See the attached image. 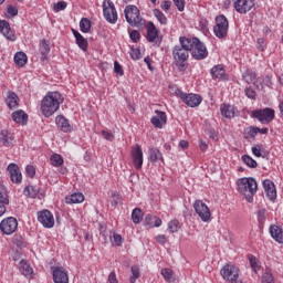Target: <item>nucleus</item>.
<instances>
[{"mask_svg":"<svg viewBox=\"0 0 283 283\" xmlns=\"http://www.w3.org/2000/svg\"><path fill=\"white\" fill-rule=\"evenodd\" d=\"M258 220H259L260 224H262L264 222V220H266V210L265 209L259 210Z\"/></svg>","mask_w":283,"mask_h":283,"instance_id":"nucleus-55","label":"nucleus"},{"mask_svg":"<svg viewBox=\"0 0 283 283\" xmlns=\"http://www.w3.org/2000/svg\"><path fill=\"white\" fill-rule=\"evenodd\" d=\"M221 115L224 116V118H233L235 116V107L229 104H222L220 107Z\"/></svg>","mask_w":283,"mask_h":283,"instance_id":"nucleus-29","label":"nucleus"},{"mask_svg":"<svg viewBox=\"0 0 283 283\" xmlns=\"http://www.w3.org/2000/svg\"><path fill=\"white\" fill-rule=\"evenodd\" d=\"M193 43L195 44L190 51L192 59H195L196 61H205V59L209 56V51L207 50V46L198 38H193Z\"/></svg>","mask_w":283,"mask_h":283,"instance_id":"nucleus-7","label":"nucleus"},{"mask_svg":"<svg viewBox=\"0 0 283 283\" xmlns=\"http://www.w3.org/2000/svg\"><path fill=\"white\" fill-rule=\"evenodd\" d=\"M129 39L133 41V43H138V41H140V32H138V30H133L129 33Z\"/></svg>","mask_w":283,"mask_h":283,"instance_id":"nucleus-51","label":"nucleus"},{"mask_svg":"<svg viewBox=\"0 0 283 283\" xmlns=\"http://www.w3.org/2000/svg\"><path fill=\"white\" fill-rule=\"evenodd\" d=\"M80 30L81 32L87 34V32L92 30V21H90V19L87 18H82V20L80 21Z\"/></svg>","mask_w":283,"mask_h":283,"instance_id":"nucleus-37","label":"nucleus"},{"mask_svg":"<svg viewBox=\"0 0 283 283\" xmlns=\"http://www.w3.org/2000/svg\"><path fill=\"white\" fill-rule=\"evenodd\" d=\"M40 53L42 54L41 60L45 61L48 59V54H50V41L42 40L40 44Z\"/></svg>","mask_w":283,"mask_h":283,"instance_id":"nucleus-32","label":"nucleus"},{"mask_svg":"<svg viewBox=\"0 0 283 283\" xmlns=\"http://www.w3.org/2000/svg\"><path fill=\"white\" fill-rule=\"evenodd\" d=\"M130 57L133 59V61H138L140 59V50L132 49Z\"/></svg>","mask_w":283,"mask_h":283,"instance_id":"nucleus-57","label":"nucleus"},{"mask_svg":"<svg viewBox=\"0 0 283 283\" xmlns=\"http://www.w3.org/2000/svg\"><path fill=\"white\" fill-rule=\"evenodd\" d=\"M20 273H22V275H24L25 277H30V275L33 273L32 266H30V264L21 261L20 262Z\"/></svg>","mask_w":283,"mask_h":283,"instance_id":"nucleus-36","label":"nucleus"},{"mask_svg":"<svg viewBox=\"0 0 283 283\" xmlns=\"http://www.w3.org/2000/svg\"><path fill=\"white\" fill-rule=\"evenodd\" d=\"M51 160V165L53 167H62L64 160H63V157L59 154H53L50 158Z\"/></svg>","mask_w":283,"mask_h":283,"instance_id":"nucleus-42","label":"nucleus"},{"mask_svg":"<svg viewBox=\"0 0 283 283\" xmlns=\"http://www.w3.org/2000/svg\"><path fill=\"white\" fill-rule=\"evenodd\" d=\"M0 143L3 147H12V133L8 129H2L0 132Z\"/></svg>","mask_w":283,"mask_h":283,"instance_id":"nucleus-25","label":"nucleus"},{"mask_svg":"<svg viewBox=\"0 0 283 283\" xmlns=\"http://www.w3.org/2000/svg\"><path fill=\"white\" fill-rule=\"evenodd\" d=\"M248 260L250 262V266H251L252 271H254V273H258V271H260V261L258 260V258L250 254L248 256Z\"/></svg>","mask_w":283,"mask_h":283,"instance_id":"nucleus-41","label":"nucleus"},{"mask_svg":"<svg viewBox=\"0 0 283 283\" xmlns=\"http://www.w3.org/2000/svg\"><path fill=\"white\" fill-rule=\"evenodd\" d=\"M253 86L259 90V92H262L264 90V84L262 83V80L255 78L254 83L252 84Z\"/></svg>","mask_w":283,"mask_h":283,"instance_id":"nucleus-61","label":"nucleus"},{"mask_svg":"<svg viewBox=\"0 0 283 283\" xmlns=\"http://www.w3.org/2000/svg\"><path fill=\"white\" fill-rule=\"evenodd\" d=\"M24 196H28L29 198H36V196H39V188L35 186H27L24 188Z\"/></svg>","mask_w":283,"mask_h":283,"instance_id":"nucleus-39","label":"nucleus"},{"mask_svg":"<svg viewBox=\"0 0 283 283\" xmlns=\"http://www.w3.org/2000/svg\"><path fill=\"white\" fill-rule=\"evenodd\" d=\"M193 209L202 222H209V220H211V211H209V207H207V203H203L202 200H196Z\"/></svg>","mask_w":283,"mask_h":283,"instance_id":"nucleus-12","label":"nucleus"},{"mask_svg":"<svg viewBox=\"0 0 283 283\" xmlns=\"http://www.w3.org/2000/svg\"><path fill=\"white\" fill-rule=\"evenodd\" d=\"M19 229V222L14 217H8L0 222V230L4 235H12Z\"/></svg>","mask_w":283,"mask_h":283,"instance_id":"nucleus-11","label":"nucleus"},{"mask_svg":"<svg viewBox=\"0 0 283 283\" xmlns=\"http://www.w3.org/2000/svg\"><path fill=\"white\" fill-rule=\"evenodd\" d=\"M149 160L150 163H158V160H163V154L158 148H149Z\"/></svg>","mask_w":283,"mask_h":283,"instance_id":"nucleus-34","label":"nucleus"},{"mask_svg":"<svg viewBox=\"0 0 283 283\" xmlns=\"http://www.w3.org/2000/svg\"><path fill=\"white\" fill-rule=\"evenodd\" d=\"M130 271H132L133 275L129 277V282L136 283V280H138V277H140V272L138 271V268H136V266H133Z\"/></svg>","mask_w":283,"mask_h":283,"instance_id":"nucleus-49","label":"nucleus"},{"mask_svg":"<svg viewBox=\"0 0 283 283\" xmlns=\"http://www.w3.org/2000/svg\"><path fill=\"white\" fill-rule=\"evenodd\" d=\"M161 10H165L167 12V10H170L171 8V1L165 0L161 2L160 4Z\"/></svg>","mask_w":283,"mask_h":283,"instance_id":"nucleus-63","label":"nucleus"},{"mask_svg":"<svg viewBox=\"0 0 283 283\" xmlns=\"http://www.w3.org/2000/svg\"><path fill=\"white\" fill-rule=\"evenodd\" d=\"M168 229L170 233H178V230L180 229V221L178 220L169 221Z\"/></svg>","mask_w":283,"mask_h":283,"instance_id":"nucleus-46","label":"nucleus"},{"mask_svg":"<svg viewBox=\"0 0 283 283\" xmlns=\"http://www.w3.org/2000/svg\"><path fill=\"white\" fill-rule=\"evenodd\" d=\"M11 118L19 125H28V114L23 109H19L12 113Z\"/></svg>","mask_w":283,"mask_h":283,"instance_id":"nucleus-22","label":"nucleus"},{"mask_svg":"<svg viewBox=\"0 0 283 283\" xmlns=\"http://www.w3.org/2000/svg\"><path fill=\"white\" fill-rule=\"evenodd\" d=\"M85 201V196L82 192H74L65 197L66 205H81Z\"/></svg>","mask_w":283,"mask_h":283,"instance_id":"nucleus-24","label":"nucleus"},{"mask_svg":"<svg viewBox=\"0 0 283 283\" xmlns=\"http://www.w3.org/2000/svg\"><path fill=\"white\" fill-rule=\"evenodd\" d=\"M261 283H275V279L273 277V273L266 271L263 273L261 277Z\"/></svg>","mask_w":283,"mask_h":283,"instance_id":"nucleus-47","label":"nucleus"},{"mask_svg":"<svg viewBox=\"0 0 283 283\" xmlns=\"http://www.w3.org/2000/svg\"><path fill=\"white\" fill-rule=\"evenodd\" d=\"M179 48L191 52L193 45H196V43L193 42V38L192 39H188L186 36H180L179 38V44H177Z\"/></svg>","mask_w":283,"mask_h":283,"instance_id":"nucleus-27","label":"nucleus"},{"mask_svg":"<svg viewBox=\"0 0 283 283\" xmlns=\"http://www.w3.org/2000/svg\"><path fill=\"white\" fill-rule=\"evenodd\" d=\"M65 8H67V2L62 0L54 4L53 10H54V12H61V11L65 10Z\"/></svg>","mask_w":283,"mask_h":283,"instance_id":"nucleus-50","label":"nucleus"},{"mask_svg":"<svg viewBox=\"0 0 283 283\" xmlns=\"http://www.w3.org/2000/svg\"><path fill=\"white\" fill-rule=\"evenodd\" d=\"M263 188L269 200H275L277 198V190L275 189V184L271 179H265L263 181Z\"/></svg>","mask_w":283,"mask_h":283,"instance_id":"nucleus-20","label":"nucleus"},{"mask_svg":"<svg viewBox=\"0 0 283 283\" xmlns=\"http://www.w3.org/2000/svg\"><path fill=\"white\" fill-rule=\"evenodd\" d=\"M0 202L10 203V199H8V190L3 184H0Z\"/></svg>","mask_w":283,"mask_h":283,"instance_id":"nucleus-44","label":"nucleus"},{"mask_svg":"<svg viewBox=\"0 0 283 283\" xmlns=\"http://www.w3.org/2000/svg\"><path fill=\"white\" fill-rule=\"evenodd\" d=\"M155 116L151 117L150 123L157 129H163L164 125H167V114L161 111H155Z\"/></svg>","mask_w":283,"mask_h":283,"instance_id":"nucleus-18","label":"nucleus"},{"mask_svg":"<svg viewBox=\"0 0 283 283\" xmlns=\"http://www.w3.org/2000/svg\"><path fill=\"white\" fill-rule=\"evenodd\" d=\"M102 136L105 138V140H114V134L107 132V130H102Z\"/></svg>","mask_w":283,"mask_h":283,"instance_id":"nucleus-62","label":"nucleus"},{"mask_svg":"<svg viewBox=\"0 0 283 283\" xmlns=\"http://www.w3.org/2000/svg\"><path fill=\"white\" fill-rule=\"evenodd\" d=\"M213 32L218 39H227V35L229 34V20H227V17L221 14L216 18Z\"/></svg>","mask_w":283,"mask_h":283,"instance_id":"nucleus-6","label":"nucleus"},{"mask_svg":"<svg viewBox=\"0 0 283 283\" xmlns=\"http://www.w3.org/2000/svg\"><path fill=\"white\" fill-rule=\"evenodd\" d=\"M103 14L106 21L113 25L118 21V12H116V7L112 0H105L103 2Z\"/></svg>","mask_w":283,"mask_h":283,"instance_id":"nucleus-9","label":"nucleus"},{"mask_svg":"<svg viewBox=\"0 0 283 283\" xmlns=\"http://www.w3.org/2000/svg\"><path fill=\"white\" fill-rule=\"evenodd\" d=\"M25 171H27V176H29V178H34V176H36V169H34V166L28 165L25 167Z\"/></svg>","mask_w":283,"mask_h":283,"instance_id":"nucleus-54","label":"nucleus"},{"mask_svg":"<svg viewBox=\"0 0 283 283\" xmlns=\"http://www.w3.org/2000/svg\"><path fill=\"white\" fill-rule=\"evenodd\" d=\"M38 222L45 229H52V227H54V216L50 210L40 211L38 212Z\"/></svg>","mask_w":283,"mask_h":283,"instance_id":"nucleus-13","label":"nucleus"},{"mask_svg":"<svg viewBox=\"0 0 283 283\" xmlns=\"http://www.w3.org/2000/svg\"><path fill=\"white\" fill-rule=\"evenodd\" d=\"M245 96H248V98L255 99L258 94L255 93V90H253V87L249 86L245 88Z\"/></svg>","mask_w":283,"mask_h":283,"instance_id":"nucleus-52","label":"nucleus"},{"mask_svg":"<svg viewBox=\"0 0 283 283\" xmlns=\"http://www.w3.org/2000/svg\"><path fill=\"white\" fill-rule=\"evenodd\" d=\"M55 123L57 127H60L61 132L67 133L72 130V126H70V122L67 118H64L63 115H59L55 118Z\"/></svg>","mask_w":283,"mask_h":283,"instance_id":"nucleus-26","label":"nucleus"},{"mask_svg":"<svg viewBox=\"0 0 283 283\" xmlns=\"http://www.w3.org/2000/svg\"><path fill=\"white\" fill-rule=\"evenodd\" d=\"M252 154L256 156V158H262V148L260 146L252 147Z\"/></svg>","mask_w":283,"mask_h":283,"instance_id":"nucleus-60","label":"nucleus"},{"mask_svg":"<svg viewBox=\"0 0 283 283\" xmlns=\"http://www.w3.org/2000/svg\"><path fill=\"white\" fill-rule=\"evenodd\" d=\"M7 12L9 17H17V14H19V9H17V7L9 6Z\"/></svg>","mask_w":283,"mask_h":283,"instance_id":"nucleus-58","label":"nucleus"},{"mask_svg":"<svg viewBox=\"0 0 283 283\" xmlns=\"http://www.w3.org/2000/svg\"><path fill=\"white\" fill-rule=\"evenodd\" d=\"M6 103L9 109H14V107H19V95L14 92H9Z\"/></svg>","mask_w":283,"mask_h":283,"instance_id":"nucleus-28","label":"nucleus"},{"mask_svg":"<svg viewBox=\"0 0 283 283\" xmlns=\"http://www.w3.org/2000/svg\"><path fill=\"white\" fill-rule=\"evenodd\" d=\"M239 193L244 196L247 202H253L254 193H258V181L253 177H243L237 180Z\"/></svg>","mask_w":283,"mask_h":283,"instance_id":"nucleus-2","label":"nucleus"},{"mask_svg":"<svg viewBox=\"0 0 283 283\" xmlns=\"http://www.w3.org/2000/svg\"><path fill=\"white\" fill-rule=\"evenodd\" d=\"M177 10H179V12H182L185 10V0H172Z\"/></svg>","mask_w":283,"mask_h":283,"instance_id":"nucleus-59","label":"nucleus"},{"mask_svg":"<svg viewBox=\"0 0 283 283\" xmlns=\"http://www.w3.org/2000/svg\"><path fill=\"white\" fill-rule=\"evenodd\" d=\"M221 275L226 282L235 283L240 277V269L233 264H226L221 269Z\"/></svg>","mask_w":283,"mask_h":283,"instance_id":"nucleus-10","label":"nucleus"},{"mask_svg":"<svg viewBox=\"0 0 283 283\" xmlns=\"http://www.w3.org/2000/svg\"><path fill=\"white\" fill-rule=\"evenodd\" d=\"M114 72L119 76H123V74H125V72L123 71V66L120 65V63H118V61L114 62Z\"/></svg>","mask_w":283,"mask_h":283,"instance_id":"nucleus-53","label":"nucleus"},{"mask_svg":"<svg viewBox=\"0 0 283 283\" xmlns=\"http://www.w3.org/2000/svg\"><path fill=\"white\" fill-rule=\"evenodd\" d=\"M0 32L6 36V39H9V41H14L12 34V29H10V22L6 20H0Z\"/></svg>","mask_w":283,"mask_h":283,"instance_id":"nucleus-23","label":"nucleus"},{"mask_svg":"<svg viewBox=\"0 0 283 283\" xmlns=\"http://www.w3.org/2000/svg\"><path fill=\"white\" fill-rule=\"evenodd\" d=\"M132 220L134 224H140V220H143V210H140V208H135L133 210Z\"/></svg>","mask_w":283,"mask_h":283,"instance_id":"nucleus-40","label":"nucleus"},{"mask_svg":"<svg viewBox=\"0 0 283 283\" xmlns=\"http://www.w3.org/2000/svg\"><path fill=\"white\" fill-rule=\"evenodd\" d=\"M242 78L245 83H248V85H251L255 83V78H258V74H255V72H253L252 70H247L242 74Z\"/></svg>","mask_w":283,"mask_h":283,"instance_id":"nucleus-31","label":"nucleus"},{"mask_svg":"<svg viewBox=\"0 0 283 283\" xmlns=\"http://www.w3.org/2000/svg\"><path fill=\"white\" fill-rule=\"evenodd\" d=\"M7 169L9 171L11 181H13L15 185H21L23 175H21L19 166L17 164H10Z\"/></svg>","mask_w":283,"mask_h":283,"instance_id":"nucleus-17","label":"nucleus"},{"mask_svg":"<svg viewBox=\"0 0 283 283\" xmlns=\"http://www.w3.org/2000/svg\"><path fill=\"white\" fill-rule=\"evenodd\" d=\"M161 275L166 280V282H170V283L176 282V274L171 269H161Z\"/></svg>","mask_w":283,"mask_h":283,"instance_id":"nucleus-35","label":"nucleus"},{"mask_svg":"<svg viewBox=\"0 0 283 283\" xmlns=\"http://www.w3.org/2000/svg\"><path fill=\"white\" fill-rule=\"evenodd\" d=\"M181 98L188 107H198L202 103V96L193 93L185 94Z\"/></svg>","mask_w":283,"mask_h":283,"instance_id":"nucleus-19","label":"nucleus"},{"mask_svg":"<svg viewBox=\"0 0 283 283\" xmlns=\"http://www.w3.org/2000/svg\"><path fill=\"white\" fill-rule=\"evenodd\" d=\"M172 59L179 72H185V70H187V64H185V62H187L189 59V51L182 49L181 46L175 45L172 49Z\"/></svg>","mask_w":283,"mask_h":283,"instance_id":"nucleus-5","label":"nucleus"},{"mask_svg":"<svg viewBox=\"0 0 283 283\" xmlns=\"http://www.w3.org/2000/svg\"><path fill=\"white\" fill-rule=\"evenodd\" d=\"M63 101V95L60 92H49L41 102V112L43 116L50 118V116L56 114Z\"/></svg>","mask_w":283,"mask_h":283,"instance_id":"nucleus-1","label":"nucleus"},{"mask_svg":"<svg viewBox=\"0 0 283 283\" xmlns=\"http://www.w3.org/2000/svg\"><path fill=\"white\" fill-rule=\"evenodd\" d=\"M245 134L249 138H255L260 134V127L251 126L247 129Z\"/></svg>","mask_w":283,"mask_h":283,"instance_id":"nucleus-48","label":"nucleus"},{"mask_svg":"<svg viewBox=\"0 0 283 283\" xmlns=\"http://www.w3.org/2000/svg\"><path fill=\"white\" fill-rule=\"evenodd\" d=\"M211 76L212 78H218L219 81H222L224 78V67L222 65H216L211 69Z\"/></svg>","mask_w":283,"mask_h":283,"instance_id":"nucleus-30","label":"nucleus"},{"mask_svg":"<svg viewBox=\"0 0 283 283\" xmlns=\"http://www.w3.org/2000/svg\"><path fill=\"white\" fill-rule=\"evenodd\" d=\"M125 19L133 28H140L145 20L140 18V10L136 6H127L124 10Z\"/></svg>","mask_w":283,"mask_h":283,"instance_id":"nucleus-3","label":"nucleus"},{"mask_svg":"<svg viewBox=\"0 0 283 283\" xmlns=\"http://www.w3.org/2000/svg\"><path fill=\"white\" fill-rule=\"evenodd\" d=\"M242 160L244 165H247L248 167H251V169H255V167H258V161L252 159L251 156L249 155H243Z\"/></svg>","mask_w":283,"mask_h":283,"instance_id":"nucleus-43","label":"nucleus"},{"mask_svg":"<svg viewBox=\"0 0 283 283\" xmlns=\"http://www.w3.org/2000/svg\"><path fill=\"white\" fill-rule=\"evenodd\" d=\"M252 118H255L261 125H269L275 120V111L273 108H256L252 111Z\"/></svg>","mask_w":283,"mask_h":283,"instance_id":"nucleus-4","label":"nucleus"},{"mask_svg":"<svg viewBox=\"0 0 283 283\" xmlns=\"http://www.w3.org/2000/svg\"><path fill=\"white\" fill-rule=\"evenodd\" d=\"M13 61L19 67H23L25 63H28V55L24 52H18L15 53Z\"/></svg>","mask_w":283,"mask_h":283,"instance_id":"nucleus-33","label":"nucleus"},{"mask_svg":"<svg viewBox=\"0 0 283 283\" xmlns=\"http://www.w3.org/2000/svg\"><path fill=\"white\" fill-rule=\"evenodd\" d=\"M52 275L54 283H70V276L65 268H53Z\"/></svg>","mask_w":283,"mask_h":283,"instance_id":"nucleus-16","label":"nucleus"},{"mask_svg":"<svg viewBox=\"0 0 283 283\" xmlns=\"http://www.w3.org/2000/svg\"><path fill=\"white\" fill-rule=\"evenodd\" d=\"M160 31L158 28H156V24L154 22H148L146 24V40L148 43H155L157 48H160V44L163 43V36L159 35Z\"/></svg>","mask_w":283,"mask_h":283,"instance_id":"nucleus-8","label":"nucleus"},{"mask_svg":"<svg viewBox=\"0 0 283 283\" xmlns=\"http://www.w3.org/2000/svg\"><path fill=\"white\" fill-rule=\"evenodd\" d=\"M153 14L161 25H167V17L163 11H160V9H154Z\"/></svg>","mask_w":283,"mask_h":283,"instance_id":"nucleus-38","label":"nucleus"},{"mask_svg":"<svg viewBox=\"0 0 283 283\" xmlns=\"http://www.w3.org/2000/svg\"><path fill=\"white\" fill-rule=\"evenodd\" d=\"M270 235L275 240V242H279V244H283V230L281 227L273 224L270 227Z\"/></svg>","mask_w":283,"mask_h":283,"instance_id":"nucleus-21","label":"nucleus"},{"mask_svg":"<svg viewBox=\"0 0 283 283\" xmlns=\"http://www.w3.org/2000/svg\"><path fill=\"white\" fill-rule=\"evenodd\" d=\"M130 156L133 158L135 169H143V148H140V145L132 147Z\"/></svg>","mask_w":283,"mask_h":283,"instance_id":"nucleus-15","label":"nucleus"},{"mask_svg":"<svg viewBox=\"0 0 283 283\" xmlns=\"http://www.w3.org/2000/svg\"><path fill=\"white\" fill-rule=\"evenodd\" d=\"M76 45H78L80 50H83V52H87V46L90 45L87 42V39H85L83 35L81 38H77Z\"/></svg>","mask_w":283,"mask_h":283,"instance_id":"nucleus-45","label":"nucleus"},{"mask_svg":"<svg viewBox=\"0 0 283 283\" xmlns=\"http://www.w3.org/2000/svg\"><path fill=\"white\" fill-rule=\"evenodd\" d=\"M234 10L239 12V14H247V12H251L255 7V2L253 0H237L233 3Z\"/></svg>","mask_w":283,"mask_h":283,"instance_id":"nucleus-14","label":"nucleus"},{"mask_svg":"<svg viewBox=\"0 0 283 283\" xmlns=\"http://www.w3.org/2000/svg\"><path fill=\"white\" fill-rule=\"evenodd\" d=\"M109 283H118V279L116 277V272H111L108 275Z\"/></svg>","mask_w":283,"mask_h":283,"instance_id":"nucleus-64","label":"nucleus"},{"mask_svg":"<svg viewBox=\"0 0 283 283\" xmlns=\"http://www.w3.org/2000/svg\"><path fill=\"white\" fill-rule=\"evenodd\" d=\"M113 240H114L116 247H123V237L120 234L114 233Z\"/></svg>","mask_w":283,"mask_h":283,"instance_id":"nucleus-56","label":"nucleus"}]
</instances>
